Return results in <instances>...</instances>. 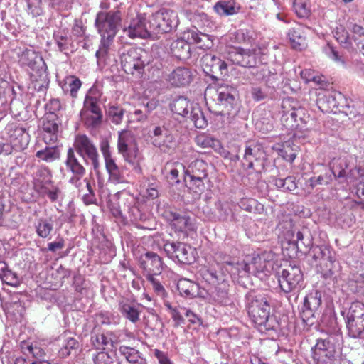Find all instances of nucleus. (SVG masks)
Wrapping results in <instances>:
<instances>
[{
	"label": "nucleus",
	"instance_id": "f257e3e1",
	"mask_svg": "<svg viewBox=\"0 0 364 364\" xmlns=\"http://www.w3.org/2000/svg\"><path fill=\"white\" fill-rule=\"evenodd\" d=\"M245 305L250 321L259 332L272 339L279 336L282 323L273 314L274 302L270 296L250 291L245 295Z\"/></svg>",
	"mask_w": 364,
	"mask_h": 364
},
{
	"label": "nucleus",
	"instance_id": "f03ea898",
	"mask_svg": "<svg viewBox=\"0 0 364 364\" xmlns=\"http://www.w3.org/2000/svg\"><path fill=\"white\" fill-rule=\"evenodd\" d=\"M343 336L339 329L316 340L311 348L312 358L316 364H349L342 354Z\"/></svg>",
	"mask_w": 364,
	"mask_h": 364
},
{
	"label": "nucleus",
	"instance_id": "7ed1b4c3",
	"mask_svg": "<svg viewBox=\"0 0 364 364\" xmlns=\"http://www.w3.org/2000/svg\"><path fill=\"white\" fill-rule=\"evenodd\" d=\"M121 12L119 10L99 11L97 14L95 26L101 36L100 46L96 56L107 55L121 24Z\"/></svg>",
	"mask_w": 364,
	"mask_h": 364
},
{
	"label": "nucleus",
	"instance_id": "20e7f679",
	"mask_svg": "<svg viewBox=\"0 0 364 364\" xmlns=\"http://www.w3.org/2000/svg\"><path fill=\"white\" fill-rule=\"evenodd\" d=\"M217 87V102L214 108L209 107L211 113L228 119L237 112L239 92L233 85L223 82L214 85Z\"/></svg>",
	"mask_w": 364,
	"mask_h": 364
},
{
	"label": "nucleus",
	"instance_id": "39448f33",
	"mask_svg": "<svg viewBox=\"0 0 364 364\" xmlns=\"http://www.w3.org/2000/svg\"><path fill=\"white\" fill-rule=\"evenodd\" d=\"M119 55L123 70L138 77H141L149 63L148 53L139 47L124 46L119 50Z\"/></svg>",
	"mask_w": 364,
	"mask_h": 364
},
{
	"label": "nucleus",
	"instance_id": "423d86ee",
	"mask_svg": "<svg viewBox=\"0 0 364 364\" xmlns=\"http://www.w3.org/2000/svg\"><path fill=\"white\" fill-rule=\"evenodd\" d=\"M117 151L124 160L133 167V169L140 173L141 168L140 162L141 156L134 134L129 130L119 132L117 140Z\"/></svg>",
	"mask_w": 364,
	"mask_h": 364
},
{
	"label": "nucleus",
	"instance_id": "0eeeda50",
	"mask_svg": "<svg viewBox=\"0 0 364 364\" xmlns=\"http://www.w3.org/2000/svg\"><path fill=\"white\" fill-rule=\"evenodd\" d=\"M269 164L267 154L262 144L251 141L245 145L242 159V166L244 168L262 173L267 169Z\"/></svg>",
	"mask_w": 364,
	"mask_h": 364
},
{
	"label": "nucleus",
	"instance_id": "6e6552de",
	"mask_svg": "<svg viewBox=\"0 0 364 364\" xmlns=\"http://www.w3.org/2000/svg\"><path fill=\"white\" fill-rule=\"evenodd\" d=\"M72 148L82 159L85 165H90L95 173H99L100 154L95 143L90 137L86 134L77 135Z\"/></svg>",
	"mask_w": 364,
	"mask_h": 364
},
{
	"label": "nucleus",
	"instance_id": "1a4fd4ad",
	"mask_svg": "<svg viewBox=\"0 0 364 364\" xmlns=\"http://www.w3.org/2000/svg\"><path fill=\"white\" fill-rule=\"evenodd\" d=\"M157 213L164 218L176 231L188 234L196 230L194 219L186 213L181 214L167 204H159Z\"/></svg>",
	"mask_w": 364,
	"mask_h": 364
},
{
	"label": "nucleus",
	"instance_id": "9d476101",
	"mask_svg": "<svg viewBox=\"0 0 364 364\" xmlns=\"http://www.w3.org/2000/svg\"><path fill=\"white\" fill-rule=\"evenodd\" d=\"M187 40L178 38L172 42L171 51L173 56L181 60H186L191 58V43L200 44V46H209L206 41H210V36L198 30H191L187 33Z\"/></svg>",
	"mask_w": 364,
	"mask_h": 364
},
{
	"label": "nucleus",
	"instance_id": "9b49d317",
	"mask_svg": "<svg viewBox=\"0 0 364 364\" xmlns=\"http://www.w3.org/2000/svg\"><path fill=\"white\" fill-rule=\"evenodd\" d=\"M149 24L154 35L171 33L179 24L178 13L171 9H161L149 15Z\"/></svg>",
	"mask_w": 364,
	"mask_h": 364
},
{
	"label": "nucleus",
	"instance_id": "f8f14e48",
	"mask_svg": "<svg viewBox=\"0 0 364 364\" xmlns=\"http://www.w3.org/2000/svg\"><path fill=\"white\" fill-rule=\"evenodd\" d=\"M4 133L9 141L7 143L11 146V154L14 151H21L27 149L31 139L27 127L16 122H10L6 126Z\"/></svg>",
	"mask_w": 364,
	"mask_h": 364
},
{
	"label": "nucleus",
	"instance_id": "ddd939ff",
	"mask_svg": "<svg viewBox=\"0 0 364 364\" xmlns=\"http://www.w3.org/2000/svg\"><path fill=\"white\" fill-rule=\"evenodd\" d=\"M99 146L105 161L109 181L115 184L124 182L125 177L122 169L117 164L116 160L112 156L109 140L107 137L101 138Z\"/></svg>",
	"mask_w": 364,
	"mask_h": 364
},
{
	"label": "nucleus",
	"instance_id": "4468645a",
	"mask_svg": "<svg viewBox=\"0 0 364 364\" xmlns=\"http://www.w3.org/2000/svg\"><path fill=\"white\" fill-rule=\"evenodd\" d=\"M346 163H339L338 165L333 163L329 168H325L323 173L319 176H311L307 181L309 186L314 189L318 185L328 186L333 179L337 180L338 183L346 182Z\"/></svg>",
	"mask_w": 364,
	"mask_h": 364
},
{
	"label": "nucleus",
	"instance_id": "2eb2a0df",
	"mask_svg": "<svg viewBox=\"0 0 364 364\" xmlns=\"http://www.w3.org/2000/svg\"><path fill=\"white\" fill-rule=\"evenodd\" d=\"M333 33L340 45L348 50L354 48L353 42L364 39V28L353 22H348L347 28L342 25L337 26Z\"/></svg>",
	"mask_w": 364,
	"mask_h": 364
},
{
	"label": "nucleus",
	"instance_id": "dca6fc26",
	"mask_svg": "<svg viewBox=\"0 0 364 364\" xmlns=\"http://www.w3.org/2000/svg\"><path fill=\"white\" fill-rule=\"evenodd\" d=\"M345 319L348 336L353 338L360 337L364 332V304L353 302Z\"/></svg>",
	"mask_w": 364,
	"mask_h": 364
},
{
	"label": "nucleus",
	"instance_id": "f3484780",
	"mask_svg": "<svg viewBox=\"0 0 364 364\" xmlns=\"http://www.w3.org/2000/svg\"><path fill=\"white\" fill-rule=\"evenodd\" d=\"M279 284L286 293L301 288L304 282L303 273L299 267L289 265L277 272Z\"/></svg>",
	"mask_w": 364,
	"mask_h": 364
},
{
	"label": "nucleus",
	"instance_id": "a211bd4d",
	"mask_svg": "<svg viewBox=\"0 0 364 364\" xmlns=\"http://www.w3.org/2000/svg\"><path fill=\"white\" fill-rule=\"evenodd\" d=\"M201 61L203 70L210 78L213 85L218 84L221 77L228 75V64L220 57L206 53L202 57Z\"/></svg>",
	"mask_w": 364,
	"mask_h": 364
},
{
	"label": "nucleus",
	"instance_id": "6ab92c4d",
	"mask_svg": "<svg viewBox=\"0 0 364 364\" xmlns=\"http://www.w3.org/2000/svg\"><path fill=\"white\" fill-rule=\"evenodd\" d=\"M164 250L167 257L176 263L191 264L195 262L194 250L189 245L181 242H166Z\"/></svg>",
	"mask_w": 364,
	"mask_h": 364
},
{
	"label": "nucleus",
	"instance_id": "aec40b11",
	"mask_svg": "<svg viewBox=\"0 0 364 364\" xmlns=\"http://www.w3.org/2000/svg\"><path fill=\"white\" fill-rule=\"evenodd\" d=\"M322 293L318 289H313L304 298L301 312V318L307 326H312L320 314L322 304Z\"/></svg>",
	"mask_w": 364,
	"mask_h": 364
},
{
	"label": "nucleus",
	"instance_id": "412c9836",
	"mask_svg": "<svg viewBox=\"0 0 364 364\" xmlns=\"http://www.w3.org/2000/svg\"><path fill=\"white\" fill-rule=\"evenodd\" d=\"M227 59L244 68H255L257 65L256 50L240 47H230L227 52Z\"/></svg>",
	"mask_w": 364,
	"mask_h": 364
},
{
	"label": "nucleus",
	"instance_id": "4be33fe9",
	"mask_svg": "<svg viewBox=\"0 0 364 364\" xmlns=\"http://www.w3.org/2000/svg\"><path fill=\"white\" fill-rule=\"evenodd\" d=\"M23 354L27 358L19 357L15 360L14 364H50L45 359L46 352L37 343L31 344L23 342L21 344Z\"/></svg>",
	"mask_w": 364,
	"mask_h": 364
},
{
	"label": "nucleus",
	"instance_id": "5701e85b",
	"mask_svg": "<svg viewBox=\"0 0 364 364\" xmlns=\"http://www.w3.org/2000/svg\"><path fill=\"white\" fill-rule=\"evenodd\" d=\"M149 16L146 18V14H140L131 21L128 28H124V31L131 38H146L154 35L152 29L149 28Z\"/></svg>",
	"mask_w": 364,
	"mask_h": 364
},
{
	"label": "nucleus",
	"instance_id": "b1692460",
	"mask_svg": "<svg viewBox=\"0 0 364 364\" xmlns=\"http://www.w3.org/2000/svg\"><path fill=\"white\" fill-rule=\"evenodd\" d=\"M141 269L144 271V276L159 275L164 267L162 258L156 252L147 251L142 254L139 259Z\"/></svg>",
	"mask_w": 364,
	"mask_h": 364
},
{
	"label": "nucleus",
	"instance_id": "393cba45",
	"mask_svg": "<svg viewBox=\"0 0 364 364\" xmlns=\"http://www.w3.org/2000/svg\"><path fill=\"white\" fill-rule=\"evenodd\" d=\"M80 117L85 125L90 129H96L102 123L103 114L98 104H94L93 101L85 102L83 108L80 111Z\"/></svg>",
	"mask_w": 364,
	"mask_h": 364
},
{
	"label": "nucleus",
	"instance_id": "a878e982",
	"mask_svg": "<svg viewBox=\"0 0 364 364\" xmlns=\"http://www.w3.org/2000/svg\"><path fill=\"white\" fill-rule=\"evenodd\" d=\"M309 257L311 258V264L316 268L323 267L327 262L336 257L334 250L328 245H315L309 250Z\"/></svg>",
	"mask_w": 364,
	"mask_h": 364
},
{
	"label": "nucleus",
	"instance_id": "bb28decb",
	"mask_svg": "<svg viewBox=\"0 0 364 364\" xmlns=\"http://www.w3.org/2000/svg\"><path fill=\"white\" fill-rule=\"evenodd\" d=\"M150 136L151 144L164 152L175 146L173 135L164 125L155 126Z\"/></svg>",
	"mask_w": 364,
	"mask_h": 364
},
{
	"label": "nucleus",
	"instance_id": "cd10ccee",
	"mask_svg": "<svg viewBox=\"0 0 364 364\" xmlns=\"http://www.w3.org/2000/svg\"><path fill=\"white\" fill-rule=\"evenodd\" d=\"M193 80V71L189 68L185 66L176 68L166 77L168 84L173 87L188 86Z\"/></svg>",
	"mask_w": 364,
	"mask_h": 364
},
{
	"label": "nucleus",
	"instance_id": "c85d7f7f",
	"mask_svg": "<svg viewBox=\"0 0 364 364\" xmlns=\"http://www.w3.org/2000/svg\"><path fill=\"white\" fill-rule=\"evenodd\" d=\"M273 261L268 259L265 255H257L251 258L250 267L251 275L264 279L273 270Z\"/></svg>",
	"mask_w": 364,
	"mask_h": 364
},
{
	"label": "nucleus",
	"instance_id": "c756f323",
	"mask_svg": "<svg viewBox=\"0 0 364 364\" xmlns=\"http://www.w3.org/2000/svg\"><path fill=\"white\" fill-rule=\"evenodd\" d=\"M229 282L208 286L206 289L208 300L211 303H216L223 306L232 304V299L229 296Z\"/></svg>",
	"mask_w": 364,
	"mask_h": 364
},
{
	"label": "nucleus",
	"instance_id": "7c9ffc66",
	"mask_svg": "<svg viewBox=\"0 0 364 364\" xmlns=\"http://www.w3.org/2000/svg\"><path fill=\"white\" fill-rule=\"evenodd\" d=\"M200 274L208 286L229 282V274L223 267H208L200 269Z\"/></svg>",
	"mask_w": 364,
	"mask_h": 364
},
{
	"label": "nucleus",
	"instance_id": "2f4dec72",
	"mask_svg": "<svg viewBox=\"0 0 364 364\" xmlns=\"http://www.w3.org/2000/svg\"><path fill=\"white\" fill-rule=\"evenodd\" d=\"M19 62L22 66L37 72L43 70L46 66L41 55L33 49H26L23 51Z\"/></svg>",
	"mask_w": 364,
	"mask_h": 364
},
{
	"label": "nucleus",
	"instance_id": "473e14b6",
	"mask_svg": "<svg viewBox=\"0 0 364 364\" xmlns=\"http://www.w3.org/2000/svg\"><path fill=\"white\" fill-rule=\"evenodd\" d=\"M43 139L46 144L54 143L58 140L59 122L56 115L49 114L43 121Z\"/></svg>",
	"mask_w": 364,
	"mask_h": 364
},
{
	"label": "nucleus",
	"instance_id": "72a5a7b5",
	"mask_svg": "<svg viewBox=\"0 0 364 364\" xmlns=\"http://www.w3.org/2000/svg\"><path fill=\"white\" fill-rule=\"evenodd\" d=\"M227 272L233 279H237V282L242 286H245L243 279H247L251 275L250 262L246 260L239 261L235 259L231 266L228 268Z\"/></svg>",
	"mask_w": 364,
	"mask_h": 364
},
{
	"label": "nucleus",
	"instance_id": "f704fd0d",
	"mask_svg": "<svg viewBox=\"0 0 364 364\" xmlns=\"http://www.w3.org/2000/svg\"><path fill=\"white\" fill-rule=\"evenodd\" d=\"M53 175L50 168L46 166H38L33 176V188L38 193L43 188L53 184Z\"/></svg>",
	"mask_w": 364,
	"mask_h": 364
},
{
	"label": "nucleus",
	"instance_id": "c9c22d12",
	"mask_svg": "<svg viewBox=\"0 0 364 364\" xmlns=\"http://www.w3.org/2000/svg\"><path fill=\"white\" fill-rule=\"evenodd\" d=\"M182 167L185 178L184 180L187 182L188 177H208V163L203 160L197 159L191 162L187 167L183 166L182 164H178Z\"/></svg>",
	"mask_w": 364,
	"mask_h": 364
},
{
	"label": "nucleus",
	"instance_id": "e433bc0d",
	"mask_svg": "<svg viewBox=\"0 0 364 364\" xmlns=\"http://www.w3.org/2000/svg\"><path fill=\"white\" fill-rule=\"evenodd\" d=\"M70 333H65L59 337L60 348L58 350V355L62 358L68 357L73 353L76 354L80 347L78 341L75 337L70 336Z\"/></svg>",
	"mask_w": 364,
	"mask_h": 364
},
{
	"label": "nucleus",
	"instance_id": "4c0bfd02",
	"mask_svg": "<svg viewBox=\"0 0 364 364\" xmlns=\"http://www.w3.org/2000/svg\"><path fill=\"white\" fill-rule=\"evenodd\" d=\"M142 306L139 303L122 301L119 303V311L122 316L133 323L139 321Z\"/></svg>",
	"mask_w": 364,
	"mask_h": 364
},
{
	"label": "nucleus",
	"instance_id": "58836bf2",
	"mask_svg": "<svg viewBox=\"0 0 364 364\" xmlns=\"http://www.w3.org/2000/svg\"><path fill=\"white\" fill-rule=\"evenodd\" d=\"M241 6L235 0H219L213 6L214 11L220 16H229L239 13Z\"/></svg>",
	"mask_w": 364,
	"mask_h": 364
},
{
	"label": "nucleus",
	"instance_id": "ea45409f",
	"mask_svg": "<svg viewBox=\"0 0 364 364\" xmlns=\"http://www.w3.org/2000/svg\"><path fill=\"white\" fill-rule=\"evenodd\" d=\"M55 219L52 216L40 217L34 224L37 235L43 239H50L51 233L54 230Z\"/></svg>",
	"mask_w": 364,
	"mask_h": 364
},
{
	"label": "nucleus",
	"instance_id": "a19ab883",
	"mask_svg": "<svg viewBox=\"0 0 364 364\" xmlns=\"http://www.w3.org/2000/svg\"><path fill=\"white\" fill-rule=\"evenodd\" d=\"M118 352L129 364H147L144 355L134 348L121 346L118 348Z\"/></svg>",
	"mask_w": 364,
	"mask_h": 364
},
{
	"label": "nucleus",
	"instance_id": "79ce46f5",
	"mask_svg": "<svg viewBox=\"0 0 364 364\" xmlns=\"http://www.w3.org/2000/svg\"><path fill=\"white\" fill-rule=\"evenodd\" d=\"M287 36L290 46L294 50L301 51L306 48V37L304 35L301 25L289 28Z\"/></svg>",
	"mask_w": 364,
	"mask_h": 364
},
{
	"label": "nucleus",
	"instance_id": "37998d69",
	"mask_svg": "<svg viewBox=\"0 0 364 364\" xmlns=\"http://www.w3.org/2000/svg\"><path fill=\"white\" fill-rule=\"evenodd\" d=\"M177 289L181 296L193 299L199 294V286L197 283L185 278L180 279L177 283Z\"/></svg>",
	"mask_w": 364,
	"mask_h": 364
},
{
	"label": "nucleus",
	"instance_id": "c03bdc74",
	"mask_svg": "<svg viewBox=\"0 0 364 364\" xmlns=\"http://www.w3.org/2000/svg\"><path fill=\"white\" fill-rule=\"evenodd\" d=\"M65 164L67 171L71 172L73 174H76L77 176H79L80 175V173H86L85 168L79 161L76 156V153L74 151V149H73V148L71 147L68 148L67 151Z\"/></svg>",
	"mask_w": 364,
	"mask_h": 364
},
{
	"label": "nucleus",
	"instance_id": "a18cd8bd",
	"mask_svg": "<svg viewBox=\"0 0 364 364\" xmlns=\"http://www.w3.org/2000/svg\"><path fill=\"white\" fill-rule=\"evenodd\" d=\"M90 341L96 349L105 350L109 346H114V341L108 333H100L99 329L94 328L91 332Z\"/></svg>",
	"mask_w": 364,
	"mask_h": 364
},
{
	"label": "nucleus",
	"instance_id": "49530a36",
	"mask_svg": "<svg viewBox=\"0 0 364 364\" xmlns=\"http://www.w3.org/2000/svg\"><path fill=\"white\" fill-rule=\"evenodd\" d=\"M81 86V80L75 75L67 76L61 85L63 92L65 95H69L73 99L77 97L78 91Z\"/></svg>",
	"mask_w": 364,
	"mask_h": 364
},
{
	"label": "nucleus",
	"instance_id": "de8ad7c7",
	"mask_svg": "<svg viewBox=\"0 0 364 364\" xmlns=\"http://www.w3.org/2000/svg\"><path fill=\"white\" fill-rule=\"evenodd\" d=\"M191 106L193 105L186 97L178 96L173 100L170 104V109L174 114L186 117L189 114Z\"/></svg>",
	"mask_w": 364,
	"mask_h": 364
},
{
	"label": "nucleus",
	"instance_id": "09e8293b",
	"mask_svg": "<svg viewBox=\"0 0 364 364\" xmlns=\"http://www.w3.org/2000/svg\"><path fill=\"white\" fill-rule=\"evenodd\" d=\"M130 220L136 224L139 228L146 229L149 228L144 224L149 220L150 215L149 213L143 212L138 206L133 205L128 209Z\"/></svg>",
	"mask_w": 364,
	"mask_h": 364
},
{
	"label": "nucleus",
	"instance_id": "8fccbe9b",
	"mask_svg": "<svg viewBox=\"0 0 364 364\" xmlns=\"http://www.w3.org/2000/svg\"><path fill=\"white\" fill-rule=\"evenodd\" d=\"M239 208L250 213L262 214L264 205L252 198H242L237 202Z\"/></svg>",
	"mask_w": 364,
	"mask_h": 364
},
{
	"label": "nucleus",
	"instance_id": "3c124183",
	"mask_svg": "<svg viewBox=\"0 0 364 364\" xmlns=\"http://www.w3.org/2000/svg\"><path fill=\"white\" fill-rule=\"evenodd\" d=\"M207 177H188L186 186L191 193H193V197L194 199L200 198L202 193L205 190V185L204 180Z\"/></svg>",
	"mask_w": 364,
	"mask_h": 364
},
{
	"label": "nucleus",
	"instance_id": "603ef678",
	"mask_svg": "<svg viewBox=\"0 0 364 364\" xmlns=\"http://www.w3.org/2000/svg\"><path fill=\"white\" fill-rule=\"evenodd\" d=\"M218 218L220 221H230L237 223L239 221L236 213H234L232 205L228 203L219 202L217 205Z\"/></svg>",
	"mask_w": 364,
	"mask_h": 364
},
{
	"label": "nucleus",
	"instance_id": "864d4df0",
	"mask_svg": "<svg viewBox=\"0 0 364 364\" xmlns=\"http://www.w3.org/2000/svg\"><path fill=\"white\" fill-rule=\"evenodd\" d=\"M166 63L167 60L161 58H154L151 60H149V63L146 66L148 67L151 77L156 80L163 76L164 73V68Z\"/></svg>",
	"mask_w": 364,
	"mask_h": 364
},
{
	"label": "nucleus",
	"instance_id": "5fc2aeb1",
	"mask_svg": "<svg viewBox=\"0 0 364 364\" xmlns=\"http://www.w3.org/2000/svg\"><path fill=\"white\" fill-rule=\"evenodd\" d=\"M53 39L58 50L67 54V52L70 50V46L73 44L71 36H69L65 31H58L54 32Z\"/></svg>",
	"mask_w": 364,
	"mask_h": 364
},
{
	"label": "nucleus",
	"instance_id": "6e6d98bb",
	"mask_svg": "<svg viewBox=\"0 0 364 364\" xmlns=\"http://www.w3.org/2000/svg\"><path fill=\"white\" fill-rule=\"evenodd\" d=\"M187 117L191 119L194 126L198 129H204L208 125V121L204 113L200 107L198 105L191 106V109Z\"/></svg>",
	"mask_w": 364,
	"mask_h": 364
},
{
	"label": "nucleus",
	"instance_id": "4d7b16f0",
	"mask_svg": "<svg viewBox=\"0 0 364 364\" xmlns=\"http://www.w3.org/2000/svg\"><path fill=\"white\" fill-rule=\"evenodd\" d=\"M316 269L323 278L334 281L336 279L337 273L339 271V264L336 257L335 259L327 262L326 265H323V267H318Z\"/></svg>",
	"mask_w": 364,
	"mask_h": 364
},
{
	"label": "nucleus",
	"instance_id": "13d9d810",
	"mask_svg": "<svg viewBox=\"0 0 364 364\" xmlns=\"http://www.w3.org/2000/svg\"><path fill=\"white\" fill-rule=\"evenodd\" d=\"M36 156L42 161L50 163L60 159V151L55 146H47L43 149L38 151L36 154Z\"/></svg>",
	"mask_w": 364,
	"mask_h": 364
},
{
	"label": "nucleus",
	"instance_id": "bf43d9fd",
	"mask_svg": "<svg viewBox=\"0 0 364 364\" xmlns=\"http://www.w3.org/2000/svg\"><path fill=\"white\" fill-rule=\"evenodd\" d=\"M273 183L276 188L282 191H294L297 188V182L294 176H287L285 178H273Z\"/></svg>",
	"mask_w": 364,
	"mask_h": 364
},
{
	"label": "nucleus",
	"instance_id": "052dcab7",
	"mask_svg": "<svg viewBox=\"0 0 364 364\" xmlns=\"http://www.w3.org/2000/svg\"><path fill=\"white\" fill-rule=\"evenodd\" d=\"M293 9L299 18H308L311 14V9L306 0H294Z\"/></svg>",
	"mask_w": 364,
	"mask_h": 364
},
{
	"label": "nucleus",
	"instance_id": "680f3d73",
	"mask_svg": "<svg viewBox=\"0 0 364 364\" xmlns=\"http://www.w3.org/2000/svg\"><path fill=\"white\" fill-rule=\"evenodd\" d=\"M322 50L327 57H328L334 62L341 63L342 65H344L346 63L343 55L341 52H339L337 50L336 47L334 46L332 43H327L323 47Z\"/></svg>",
	"mask_w": 364,
	"mask_h": 364
},
{
	"label": "nucleus",
	"instance_id": "e2e57ef3",
	"mask_svg": "<svg viewBox=\"0 0 364 364\" xmlns=\"http://www.w3.org/2000/svg\"><path fill=\"white\" fill-rule=\"evenodd\" d=\"M191 20L196 26L200 28H208L211 29L213 28V22L209 16L204 12H195L191 18Z\"/></svg>",
	"mask_w": 364,
	"mask_h": 364
},
{
	"label": "nucleus",
	"instance_id": "0e129e2a",
	"mask_svg": "<svg viewBox=\"0 0 364 364\" xmlns=\"http://www.w3.org/2000/svg\"><path fill=\"white\" fill-rule=\"evenodd\" d=\"M86 182V190L87 193L82 196V201L85 205L95 204L97 203V197L95 194V183L94 181L85 179Z\"/></svg>",
	"mask_w": 364,
	"mask_h": 364
},
{
	"label": "nucleus",
	"instance_id": "69168bd1",
	"mask_svg": "<svg viewBox=\"0 0 364 364\" xmlns=\"http://www.w3.org/2000/svg\"><path fill=\"white\" fill-rule=\"evenodd\" d=\"M107 113L112 123L119 124L123 120L124 109L118 105H110Z\"/></svg>",
	"mask_w": 364,
	"mask_h": 364
},
{
	"label": "nucleus",
	"instance_id": "338daca9",
	"mask_svg": "<svg viewBox=\"0 0 364 364\" xmlns=\"http://www.w3.org/2000/svg\"><path fill=\"white\" fill-rule=\"evenodd\" d=\"M235 259L230 257L227 253L219 251L215 254V261L216 266L223 267L227 272Z\"/></svg>",
	"mask_w": 364,
	"mask_h": 364
},
{
	"label": "nucleus",
	"instance_id": "774afa93",
	"mask_svg": "<svg viewBox=\"0 0 364 364\" xmlns=\"http://www.w3.org/2000/svg\"><path fill=\"white\" fill-rule=\"evenodd\" d=\"M94 364H116L114 358L108 352L100 351L92 356Z\"/></svg>",
	"mask_w": 364,
	"mask_h": 364
}]
</instances>
